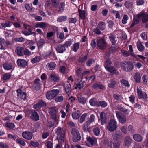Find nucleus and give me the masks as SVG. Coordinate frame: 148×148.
<instances>
[{"mask_svg":"<svg viewBox=\"0 0 148 148\" xmlns=\"http://www.w3.org/2000/svg\"><path fill=\"white\" fill-rule=\"evenodd\" d=\"M65 130L64 129L60 127L58 128L56 131V134L57 135L56 139L59 140L60 139L62 142L64 141L65 135Z\"/></svg>","mask_w":148,"mask_h":148,"instance_id":"f257e3e1","label":"nucleus"},{"mask_svg":"<svg viewBox=\"0 0 148 148\" xmlns=\"http://www.w3.org/2000/svg\"><path fill=\"white\" fill-rule=\"evenodd\" d=\"M97 45L101 50H104L107 47V44L104 39L99 38L96 40Z\"/></svg>","mask_w":148,"mask_h":148,"instance_id":"f03ea898","label":"nucleus"},{"mask_svg":"<svg viewBox=\"0 0 148 148\" xmlns=\"http://www.w3.org/2000/svg\"><path fill=\"white\" fill-rule=\"evenodd\" d=\"M122 69L125 71H130L133 68V65L130 62H125L121 64Z\"/></svg>","mask_w":148,"mask_h":148,"instance_id":"7ed1b4c3","label":"nucleus"},{"mask_svg":"<svg viewBox=\"0 0 148 148\" xmlns=\"http://www.w3.org/2000/svg\"><path fill=\"white\" fill-rule=\"evenodd\" d=\"M73 135V140L74 142H77L81 140V136L79 131L76 128H73L72 131Z\"/></svg>","mask_w":148,"mask_h":148,"instance_id":"20e7f679","label":"nucleus"},{"mask_svg":"<svg viewBox=\"0 0 148 148\" xmlns=\"http://www.w3.org/2000/svg\"><path fill=\"white\" fill-rule=\"evenodd\" d=\"M117 127V122L116 121L113 119L111 120L107 127L108 130L112 132L116 130Z\"/></svg>","mask_w":148,"mask_h":148,"instance_id":"39448f33","label":"nucleus"},{"mask_svg":"<svg viewBox=\"0 0 148 148\" xmlns=\"http://www.w3.org/2000/svg\"><path fill=\"white\" fill-rule=\"evenodd\" d=\"M116 116L120 123L122 124L125 123L127 120L125 116L122 113L118 111H116Z\"/></svg>","mask_w":148,"mask_h":148,"instance_id":"423d86ee","label":"nucleus"},{"mask_svg":"<svg viewBox=\"0 0 148 148\" xmlns=\"http://www.w3.org/2000/svg\"><path fill=\"white\" fill-rule=\"evenodd\" d=\"M22 136L25 139L30 140L32 138L33 136V134L31 132L25 131L23 132L22 133Z\"/></svg>","mask_w":148,"mask_h":148,"instance_id":"0eeeda50","label":"nucleus"},{"mask_svg":"<svg viewBox=\"0 0 148 148\" xmlns=\"http://www.w3.org/2000/svg\"><path fill=\"white\" fill-rule=\"evenodd\" d=\"M41 83H42V81L39 78L35 79L33 84L34 88L37 90H40L41 88V86L42 84Z\"/></svg>","mask_w":148,"mask_h":148,"instance_id":"6e6552de","label":"nucleus"},{"mask_svg":"<svg viewBox=\"0 0 148 148\" xmlns=\"http://www.w3.org/2000/svg\"><path fill=\"white\" fill-rule=\"evenodd\" d=\"M49 110L50 114L51 115L53 116V119L56 121V114L58 111L57 108L55 107H52L50 108Z\"/></svg>","mask_w":148,"mask_h":148,"instance_id":"1a4fd4ad","label":"nucleus"},{"mask_svg":"<svg viewBox=\"0 0 148 148\" xmlns=\"http://www.w3.org/2000/svg\"><path fill=\"white\" fill-rule=\"evenodd\" d=\"M132 140L130 136L126 137L124 139V145L126 147H129L132 143Z\"/></svg>","mask_w":148,"mask_h":148,"instance_id":"9d476101","label":"nucleus"},{"mask_svg":"<svg viewBox=\"0 0 148 148\" xmlns=\"http://www.w3.org/2000/svg\"><path fill=\"white\" fill-rule=\"evenodd\" d=\"M30 117L32 119L36 121L39 120V116L38 113L34 111L32 112Z\"/></svg>","mask_w":148,"mask_h":148,"instance_id":"9b49d317","label":"nucleus"},{"mask_svg":"<svg viewBox=\"0 0 148 148\" xmlns=\"http://www.w3.org/2000/svg\"><path fill=\"white\" fill-rule=\"evenodd\" d=\"M46 105V104L42 100H41L37 104L34 105L33 106V107L34 108L39 109H40L42 107L45 106Z\"/></svg>","mask_w":148,"mask_h":148,"instance_id":"f8f14e48","label":"nucleus"},{"mask_svg":"<svg viewBox=\"0 0 148 148\" xmlns=\"http://www.w3.org/2000/svg\"><path fill=\"white\" fill-rule=\"evenodd\" d=\"M119 142L118 140H112L110 143V148H119Z\"/></svg>","mask_w":148,"mask_h":148,"instance_id":"ddd939ff","label":"nucleus"},{"mask_svg":"<svg viewBox=\"0 0 148 148\" xmlns=\"http://www.w3.org/2000/svg\"><path fill=\"white\" fill-rule=\"evenodd\" d=\"M100 118L101 124L102 125L105 124L107 121L106 113L103 112H101L100 114Z\"/></svg>","mask_w":148,"mask_h":148,"instance_id":"4468645a","label":"nucleus"},{"mask_svg":"<svg viewBox=\"0 0 148 148\" xmlns=\"http://www.w3.org/2000/svg\"><path fill=\"white\" fill-rule=\"evenodd\" d=\"M18 66L24 67L26 66L27 62L24 59H18L17 61Z\"/></svg>","mask_w":148,"mask_h":148,"instance_id":"2eb2a0df","label":"nucleus"},{"mask_svg":"<svg viewBox=\"0 0 148 148\" xmlns=\"http://www.w3.org/2000/svg\"><path fill=\"white\" fill-rule=\"evenodd\" d=\"M56 50L58 53H62L66 50V49L63 45L59 44L57 45Z\"/></svg>","mask_w":148,"mask_h":148,"instance_id":"dca6fc26","label":"nucleus"},{"mask_svg":"<svg viewBox=\"0 0 148 148\" xmlns=\"http://www.w3.org/2000/svg\"><path fill=\"white\" fill-rule=\"evenodd\" d=\"M49 78L51 80L55 82H58L59 80V77L58 75L54 74H51L49 76Z\"/></svg>","mask_w":148,"mask_h":148,"instance_id":"f3484780","label":"nucleus"},{"mask_svg":"<svg viewBox=\"0 0 148 148\" xmlns=\"http://www.w3.org/2000/svg\"><path fill=\"white\" fill-rule=\"evenodd\" d=\"M133 138L135 141L138 142L142 141L143 139V137L142 136L138 134L134 135Z\"/></svg>","mask_w":148,"mask_h":148,"instance_id":"a211bd4d","label":"nucleus"},{"mask_svg":"<svg viewBox=\"0 0 148 148\" xmlns=\"http://www.w3.org/2000/svg\"><path fill=\"white\" fill-rule=\"evenodd\" d=\"M48 25V23L42 22L36 24V25L35 27H40L43 29H44L47 27Z\"/></svg>","mask_w":148,"mask_h":148,"instance_id":"6ab92c4d","label":"nucleus"},{"mask_svg":"<svg viewBox=\"0 0 148 148\" xmlns=\"http://www.w3.org/2000/svg\"><path fill=\"white\" fill-rule=\"evenodd\" d=\"M142 14V15L140 16V18L142 17V21L143 23H146L148 21V15L145 14V13L143 12H141L139 14Z\"/></svg>","mask_w":148,"mask_h":148,"instance_id":"aec40b11","label":"nucleus"},{"mask_svg":"<svg viewBox=\"0 0 148 148\" xmlns=\"http://www.w3.org/2000/svg\"><path fill=\"white\" fill-rule=\"evenodd\" d=\"M109 38L113 45H115L118 39L117 38H116L115 37L114 34H110L109 36Z\"/></svg>","mask_w":148,"mask_h":148,"instance_id":"412c9836","label":"nucleus"},{"mask_svg":"<svg viewBox=\"0 0 148 148\" xmlns=\"http://www.w3.org/2000/svg\"><path fill=\"white\" fill-rule=\"evenodd\" d=\"M64 88L66 92H69L71 91V85L68 82H65L64 85Z\"/></svg>","mask_w":148,"mask_h":148,"instance_id":"4be33fe9","label":"nucleus"},{"mask_svg":"<svg viewBox=\"0 0 148 148\" xmlns=\"http://www.w3.org/2000/svg\"><path fill=\"white\" fill-rule=\"evenodd\" d=\"M142 15V14H138L134 16L133 22L136 24H138L140 20V16Z\"/></svg>","mask_w":148,"mask_h":148,"instance_id":"5701e85b","label":"nucleus"},{"mask_svg":"<svg viewBox=\"0 0 148 148\" xmlns=\"http://www.w3.org/2000/svg\"><path fill=\"white\" fill-rule=\"evenodd\" d=\"M57 95L56 93H47L46 94L47 99L50 100L53 99Z\"/></svg>","mask_w":148,"mask_h":148,"instance_id":"b1692460","label":"nucleus"},{"mask_svg":"<svg viewBox=\"0 0 148 148\" xmlns=\"http://www.w3.org/2000/svg\"><path fill=\"white\" fill-rule=\"evenodd\" d=\"M24 51V48L22 47H18L16 50V52L18 56H23L22 53Z\"/></svg>","mask_w":148,"mask_h":148,"instance_id":"393cba45","label":"nucleus"},{"mask_svg":"<svg viewBox=\"0 0 148 148\" xmlns=\"http://www.w3.org/2000/svg\"><path fill=\"white\" fill-rule=\"evenodd\" d=\"M72 116L73 118L75 119H78L81 115V113L79 111H77L72 113Z\"/></svg>","mask_w":148,"mask_h":148,"instance_id":"a878e982","label":"nucleus"},{"mask_svg":"<svg viewBox=\"0 0 148 148\" xmlns=\"http://www.w3.org/2000/svg\"><path fill=\"white\" fill-rule=\"evenodd\" d=\"M106 69L110 72L113 75L116 73V70L115 68L113 66H110Z\"/></svg>","mask_w":148,"mask_h":148,"instance_id":"bb28decb","label":"nucleus"},{"mask_svg":"<svg viewBox=\"0 0 148 148\" xmlns=\"http://www.w3.org/2000/svg\"><path fill=\"white\" fill-rule=\"evenodd\" d=\"M113 140H118L121 139L122 138V136L121 135L119 134L116 133H114L112 134Z\"/></svg>","mask_w":148,"mask_h":148,"instance_id":"cd10ccee","label":"nucleus"},{"mask_svg":"<svg viewBox=\"0 0 148 148\" xmlns=\"http://www.w3.org/2000/svg\"><path fill=\"white\" fill-rule=\"evenodd\" d=\"M86 139L87 141L89 142L91 145H93L96 142V140L95 138H92L90 136H87Z\"/></svg>","mask_w":148,"mask_h":148,"instance_id":"c85d7f7f","label":"nucleus"},{"mask_svg":"<svg viewBox=\"0 0 148 148\" xmlns=\"http://www.w3.org/2000/svg\"><path fill=\"white\" fill-rule=\"evenodd\" d=\"M104 87L103 85L96 83L92 85L93 88L96 89H103Z\"/></svg>","mask_w":148,"mask_h":148,"instance_id":"c756f323","label":"nucleus"},{"mask_svg":"<svg viewBox=\"0 0 148 148\" xmlns=\"http://www.w3.org/2000/svg\"><path fill=\"white\" fill-rule=\"evenodd\" d=\"M134 78L136 82L139 83L140 82L141 78L140 74L138 73H135Z\"/></svg>","mask_w":148,"mask_h":148,"instance_id":"7c9ffc66","label":"nucleus"},{"mask_svg":"<svg viewBox=\"0 0 148 148\" xmlns=\"http://www.w3.org/2000/svg\"><path fill=\"white\" fill-rule=\"evenodd\" d=\"M79 16L81 19H85L86 18L85 12L84 10H82L80 9L78 10Z\"/></svg>","mask_w":148,"mask_h":148,"instance_id":"2f4dec72","label":"nucleus"},{"mask_svg":"<svg viewBox=\"0 0 148 148\" xmlns=\"http://www.w3.org/2000/svg\"><path fill=\"white\" fill-rule=\"evenodd\" d=\"M47 66L50 70H53L54 69L56 68V64L54 62H51L47 63Z\"/></svg>","mask_w":148,"mask_h":148,"instance_id":"473e14b6","label":"nucleus"},{"mask_svg":"<svg viewBox=\"0 0 148 148\" xmlns=\"http://www.w3.org/2000/svg\"><path fill=\"white\" fill-rule=\"evenodd\" d=\"M99 101L95 99H92L89 101L90 104L92 106H98Z\"/></svg>","mask_w":148,"mask_h":148,"instance_id":"72a5a7b5","label":"nucleus"},{"mask_svg":"<svg viewBox=\"0 0 148 148\" xmlns=\"http://www.w3.org/2000/svg\"><path fill=\"white\" fill-rule=\"evenodd\" d=\"M133 4V2L127 1L125 2L124 5L127 8H129L132 7Z\"/></svg>","mask_w":148,"mask_h":148,"instance_id":"f704fd0d","label":"nucleus"},{"mask_svg":"<svg viewBox=\"0 0 148 148\" xmlns=\"http://www.w3.org/2000/svg\"><path fill=\"white\" fill-rule=\"evenodd\" d=\"M9 25V21L5 22V23H3L0 25V28H1L4 29L5 30H7V28L8 27Z\"/></svg>","mask_w":148,"mask_h":148,"instance_id":"c9c22d12","label":"nucleus"},{"mask_svg":"<svg viewBox=\"0 0 148 148\" xmlns=\"http://www.w3.org/2000/svg\"><path fill=\"white\" fill-rule=\"evenodd\" d=\"M137 46L138 49L139 51H142L144 50V47L140 41H138L137 43Z\"/></svg>","mask_w":148,"mask_h":148,"instance_id":"e433bc0d","label":"nucleus"},{"mask_svg":"<svg viewBox=\"0 0 148 148\" xmlns=\"http://www.w3.org/2000/svg\"><path fill=\"white\" fill-rule=\"evenodd\" d=\"M65 4L63 2H61L59 5V10L58 11V12L59 13H62L64 9Z\"/></svg>","mask_w":148,"mask_h":148,"instance_id":"4c0bfd02","label":"nucleus"},{"mask_svg":"<svg viewBox=\"0 0 148 148\" xmlns=\"http://www.w3.org/2000/svg\"><path fill=\"white\" fill-rule=\"evenodd\" d=\"M117 82L114 79L111 80L110 83L108 84V86L111 88H113L116 84Z\"/></svg>","mask_w":148,"mask_h":148,"instance_id":"58836bf2","label":"nucleus"},{"mask_svg":"<svg viewBox=\"0 0 148 148\" xmlns=\"http://www.w3.org/2000/svg\"><path fill=\"white\" fill-rule=\"evenodd\" d=\"M112 64V62L110 59H107L106 60L105 63L104 64V66L105 68L106 69V68L110 66Z\"/></svg>","mask_w":148,"mask_h":148,"instance_id":"ea45409f","label":"nucleus"},{"mask_svg":"<svg viewBox=\"0 0 148 148\" xmlns=\"http://www.w3.org/2000/svg\"><path fill=\"white\" fill-rule=\"evenodd\" d=\"M105 22H100L98 24L97 27L101 30H103L105 28Z\"/></svg>","mask_w":148,"mask_h":148,"instance_id":"a19ab883","label":"nucleus"},{"mask_svg":"<svg viewBox=\"0 0 148 148\" xmlns=\"http://www.w3.org/2000/svg\"><path fill=\"white\" fill-rule=\"evenodd\" d=\"M95 116L93 114L91 115L89 120L86 122V124L88 125H90L91 123L93 122L94 121Z\"/></svg>","mask_w":148,"mask_h":148,"instance_id":"79ce46f5","label":"nucleus"},{"mask_svg":"<svg viewBox=\"0 0 148 148\" xmlns=\"http://www.w3.org/2000/svg\"><path fill=\"white\" fill-rule=\"evenodd\" d=\"M87 116V113H85L82 115L80 119L79 122L81 123H82L84 122L85 120V119Z\"/></svg>","mask_w":148,"mask_h":148,"instance_id":"37998d69","label":"nucleus"},{"mask_svg":"<svg viewBox=\"0 0 148 148\" xmlns=\"http://www.w3.org/2000/svg\"><path fill=\"white\" fill-rule=\"evenodd\" d=\"M120 82L122 85L125 86L129 87L130 86V84L128 81L124 79H123L120 81Z\"/></svg>","mask_w":148,"mask_h":148,"instance_id":"c03bdc74","label":"nucleus"},{"mask_svg":"<svg viewBox=\"0 0 148 148\" xmlns=\"http://www.w3.org/2000/svg\"><path fill=\"white\" fill-rule=\"evenodd\" d=\"M138 97L139 99H146L147 96L146 93H138Z\"/></svg>","mask_w":148,"mask_h":148,"instance_id":"a18cd8bd","label":"nucleus"},{"mask_svg":"<svg viewBox=\"0 0 148 148\" xmlns=\"http://www.w3.org/2000/svg\"><path fill=\"white\" fill-rule=\"evenodd\" d=\"M93 131L94 134L96 136H98L100 135V132L99 128L98 127H96L94 128L93 130Z\"/></svg>","mask_w":148,"mask_h":148,"instance_id":"49530a36","label":"nucleus"},{"mask_svg":"<svg viewBox=\"0 0 148 148\" xmlns=\"http://www.w3.org/2000/svg\"><path fill=\"white\" fill-rule=\"evenodd\" d=\"M78 100L79 102L82 104H84L86 101L85 98L82 96L78 97Z\"/></svg>","mask_w":148,"mask_h":148,"instance_id":"de8ad7c7","label":"nucleus"},{"mask_svg":"<svg viewBox=\"0 0 148 148\" xmlns=\"http://www.w3.org/2000/svg\"><path fill=\"white\" fill-rule=\"evenodd\" d=\"M40 60V57L39 56H36L31 60V62L32 63H35L39 61Z\"/></svg>","mask_w":148,"mask_h":148,"instance_id":"09e8293b","label":"nucleus"},{"mask_svg":"<svg viewBox=\"0 0 148 148\" xmlns=\"http://www.w3.org/2000/svg\"><path fill=\"white\" fill-rule=\"evenodd\" d=\"M79 45L80 43L79 42L74 44L73 45V50L74 51L76 52L79 48Z\"/></svg>","mask_w":148,"mask_h":148,"instance_id":"8fccbe9b","label":"nucleus"},{"mask_svg":"<svg viewBox=\"0 0 148 148\" xmlns=\"http://www.w3.org/2000/svg\"><path fill=\"white\" fill-rule=\"evenodd\" d=\"M16 142L19 144L24 146L25 145L26 143L21 138L17 139H16Z\"/></svg>","mask_w":148,"mask_h":148,"instance_id":"3c124183","label":"nucleus"},{"mask_svg":"<svg viewBox=\"0 0 148 148\" xmlns=\"http://www.w3.org/2000/svg\"><path fill=\"white\" fill-rule=\"evenodd\" d=\"M67 17L66 16H60L57 19V21L62 22L65 21L67 19Z\"/></svg>","mask_w":148,"mask_h":148,"instance_id":"603ef678","label":"nucleus"},{"mask_svg":"<svg viewBox=\"0 0 148 148\" xmlns=\"http://www.w3.org/2000/svg\"><path fill=\"white\" fill-rule=\"evenodd\" d=\"M118 110L123 112L126 114H129L130 112V111L127 109H126L124 108L121 107L118 108Z\"/></svg>","mask_w":148,"mask_h":148,"instance_id":"864d4df0","label":"nucleus"},{"mask_svg":"<svg viewBox=\"0 0 148 148\" xmlns=\"http://www.w3.org/2000/svg\"><path fill=\"white\" fill-rule=\"evenodd\" d=\"M52 4L56 8L58 7L59 1L58 0H52Z\"/></svg>","mask_w":148,"mask_h":148,"instance_id":"5fc2aeb1","label":"nucleus"},{"mask_svg":"<svg viewBox=\"0 0 148 148\" xmlns=\"http://www.w3.org/2000/svg\"><path fill=\"white\" fill-rule=\"evenodd\" d=\"M17 96L25 100L26 99V93H18Z\"/></svg>","mask_w":148,"mask_h":148,"instance_id":"6e6d98bb","label":"nucleus"},{"mask_svg":"<svg viewBox=\"0 0 148 148\" xmlns=\"http://www.w3.org/2000/svg\"><path fill=\"white\" fill-rule=\"evenodd\" d=\"M121 52L122 54L124 56L126 57H127L129 56L130 54H131V53H130V52L129 51H125L124 50H121Z\"/></svg>","mask_w":148,"mask_h":148,"instance_id":"4d7b16f0","label":"nucleus"},{"mask_svg":"<svg viewBox=\"0 0 148 148\" xmlns=\"http://www.w3.org/2000/svg\"><path fill=\"white\" fill-rule=\"evenodd\" d=\"M107 105V103L104 101H99L98 106H101L102 107H105Z\"/></svg>","mask_w":148,"mask_h":148,"instance_id":"13d9d810","label":"nucleus"},{"mask_svg":"<svg viewBox=\"0 0 148 148\" xmlns=\"http://www.w3.org/2000/svg\"><path fill=\"white\" fill-rule=\"evenodd\" d=\"M3 67L5 70H8L9 69V62H5L3 65Z\"/></svg>","mask_w":148,"mask_h":148,"instance_id":"bf43d9fd","label":"nucleus"},{"mask_svg":"<svg viewBox=\"0 0 148 148\" xmlns=\"http://www.w3.org/2000/svg\"><path fill=\"white\" fill-rule=\"evenodd\" d=\"M30 144L32 146L36 147L39 146L40 145L39 143L33 141H31Z\"/></svg>","mask_w":148,"mask_h":148,"instance_id":"052dcab7","label":"nucleus"},{"mask_svg":"<svg viewBox=\"0 0 148 148\" xmlns=\"http://www.w3.org/2000/svg\"><path fill=\"white\" fill-rule=\"evenodd\" d=\"M129 17L127 15H124L123 19L122 20V23L123 24H125L127 23V21L128 20Z\"/></svg>","mask_w":148,"mask_h":148,"instance_id":"680f3d73","label":"nucleus"},{"mask_svg":"<svg viewBox=\"0 0 148 148\" xmlns=\"http://www.w3.org/2000/svg\"><path fill=\"white\" fill-rule=\"evenodd\" d=\"M87 58V56H85L83 57H80L79 59V61L81 63H82L84 61L86 60Z\"/></svg>","mask_w":148,"mask_h":148,"instance_id":"e2e57ef3","label":"nucleus"},{"mask_svg":"<svg viewBox=\"0 0 148 148\" xmlns=\"http://www.w3.org/2000/svg\"><path fill=\"white\" fill-rule=\"evenodd\" d=\"M63 99V97L62 96H60L57 97L55 99V101L56 102H61L62 101Z\"/></svg>","mask_w":148,"mask_h":148,"instance_id":"0e129e2a","label":"nucleus"},{"mask_svg":"<svg viewBox=\"0 0 148 148\" xmlns=\"http://www.w3.org/2000/svg\"><path fill=\"white\" fill-rule=\"evenodd\" d=\"M83 87V85L81 83H79L78 84H76L75 87L76 89H78L80 90Z\"/></svg>","mask_w":148,"mask_h":148,"instance_id":"69168bd1","label":"nucleus"},{"mask_svg":"<svg viewBox=\"0 0 148 148\" xmlns=\"http://www.w3.org/2000/svg\"><path fill=\"white\" fill-rule=\"evenodd\" d=\"M72 44V42L70 40H69L68 41L65 42V43L63 45L65 47H68L69 46H70Z\"/></svg>","mask_w":148,"mask_h":148,"instance_id":"338daca9","label":"nucleus"},{"mask_svg":"<svg viewBox=\"0 0 148 148\" xmlns=\"http://www.w3.org/2000/svg\"><path fill=\"white\" fill-rule=\"evenodd\" d=\"M25 7L26 9V10L28 11H29L30 12H32V9L31 8V7L30 6V5L29 4H26L25 5Z\"/></svg>","mask_w":148,"mask_h":148,"instance_id":"774afa93","label":"nucleus"}]
</instances>
